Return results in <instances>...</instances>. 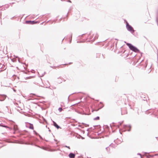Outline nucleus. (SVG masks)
I'll list each match as a JSON object with an SVG mask.
<instances>
[{"label":"nucleus","instance_id":"f257e3e1","mask_svg":"<svg viewBox=\"0 0 158 158\" xmlns=\"http://www.w3.org/2000/svg\"><path fill=\"white\" fill-rule=\"evenodd\" d=\"M126 44L131 50L135 52H137L139 51V50L137 48L133 46L131 44L127 43Z\"/></svg>","mask_w":158,"mask_h":158},{"label":"nucleus","instance_id":"f03ea898","mask_svg":"<svg viewBox=\"0 0 158 158\" xmlns=\"http://www.w3.org/2000/svg\"><path fill=\"white\" fill-rule=\"evenodd\" d=\"M127 30L130 31H134L133 28L129 25L128 23H127Z\"/></svg>","mask_w":158,"mask_h":158},{"label":"nucleus","instance_id":"7ed1b4c3","mask_svg":"<svg viewBox=\"0 0 158 158\" xmlns=\"http://www.w3.org/2000/svg\"><path fill=\"white\" fill-rule=\"evenodd\" d=\"M37 23V22H35L34 21H26V23L27 24H35Z\"/></svg>","mask_w":158,"mask_h":158},{"label":"nucleus","instance_id":"20e7f679","mask_svg":"<svg viewBox=\"0 0 158 158\" xmlns=\"http://www.w3.org/2000/svg\"><path fill=\"white\" fill-rule=\"evenodd\" d=\"M23 64H20L19 65V67L20 69H25V67L23 65Z\"/></svg>","mask_w":158,"mask_h":158},{"label":"nucleus","instance_id":"39448f33","mask_svg":"<svg viewBox=\"0 0 158 158\" xmlns=\"http://www.w3.org/2000/svg\"><path fill=\"white\" fill-rule=\"evenodd\" d=\"M69 156L70 158H74L75 155L72 153H70L69 155Z\"/></svg>","mask_w":158,"mask_h":158},{"label":"nucleus","instance_id":"423d86ee","mask_svg":"<svg viewBox=\"0 0 158 158\" xmlns=\"http://www.w3.org/2000/svg\"><path fill=\"white\" fill-rule=\"evenodd\" d=\"M53 123L54 126L57 129H59L60 128V127L56 123L53 121Z\"/></svg>","mask_w":158,"mask_h":158},{"label":"nucleus","instance_id":"0eeeda50","mask_svg":"<svg viewBox=\"0 0 158 158\" xmlns=\"http://www.w3.org/2000/svg\"><path fill=\"white\" fill-rule=\"evenodd\" d=\"M29 128L32 130L34 129V127L32 124H30L29 126Z\"/></svg>","mask_w":158,"mask_h":158},{"label":"nucleus","instance_id":"6e6552de","mask_svg":"<svg viewBox=\"0 0 158 158\" xmlns=\"http://www.w3.org/2000/svg\"><path fill=\"white\" fill-rule=\"evenodd\" d=\"M14 129L15 131H16L18 130V127L16 125H15L14 126Z\"/></svg>","mask_w":158,"mask_h":158},{"label":"nucleus","instance_id":"1a4fd4ad","mask_svg":"<svg viewBox=\"0 0 158 158\" xmlns=\"http://www.w3.org/2000/svg\"><path fill=\"white\" fill-rule=\"evenodd\" d=\"M58 110L60 112H61V111L62 110V108H59V109H58Z\"/></svg>","mask_w":158,"mask_h":158},{"label":"nucleus","instance_id":"9d476101","mask_svg":"<svg viewBox=\"0 0 158 158\" xmlns=\"http://www.w3.org/2000/svg\"><path fill=\"white\" fill-rule=\"evenodd\" d=\"M99 118V117H98L96 118V119L98 120Z\"/></svg>","mask_w":158,"mask_h":158},{"label":"nucleus","instance_id":"9b49d317","mask_svg":"<svg viewBox=\"0 0 158 158\" xmlns=\"http://www.w3.org/2000/svg\"><path fill=\"white\" fill-rule=\"evenodd\" d=\"M65 147H66L67 148H68L69 149H70V147H69V146L68 147V146H65Z\"/></svg>","mask_w":158,"mask_h":158},{"label":"nucleus","instance_id":"f8f14e48","mask_svg":"<svg viewBox=\"0 0 158 158\" xmlns=\"http://www.w3.org/2000/svg\"><path fill=\"white\" fill-rule=\"evenodd\" d=\"M123 114V113L122 112H121V114L122 115L123 114Z\"/></svg>","mask_w":158,"mask_h":158},{"label":"nucleus","instance_id":"ddd939ff","mask_svg":"<svg viewBox=\"0 0 158 158\" xmlns=\"http://www.w3.org/2000/svg\"><path fill=\"white\" fill-rule=\"evenodd\" d=\"M69 2H71V1H70L69 0Z\"/></svg>","mask_w":158,"mask_h":158},{"label":"nucleus","instance_id":"4468645a","mask_svg":"<svg viewBox=\"0 0 158 158\" xmlns=\"http://www.w3.org/2000/svg\"><path fill=\"white\" fill-rule=\"evenodd\" d=\"M90 39L91 40H92V38H90Z\"/></svg>","mask_w":158,"mask_h":158},{"label":"nucleus","instance_id":"2eb2a0df","mask_svg":"<svg viewBox=\"0 0 158 158\" xmlns=\"http://www.w3.org/2000/svg\"><path fill=\"white\" fill-rule=\"evenodd\" d=\"M18 60H19V58H18Z\"/></svg>","mask_w":158,"mask_h":158},{"label":"nucleus","instance_id":"dca6fc26","mask_svg":"<svg viewBox=\"0 0 158 158\" xmlns=\"http://www.w3.org/2000/svg\"><path fill=\"white\" fill-rule=\"evenodd\" d=\"M95 39H93V40H95Z\"/></svg>","mask_w":158,"mask_h":158}]
</instances>
